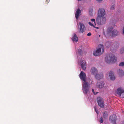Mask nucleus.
<instances>
[{
  "label": "nucleus",
  "mask_w": 124,
  "mask_h": 124,
  "mask_svg": "<svg viewBox=\"0 0 124 124\" xmlns=\"http://www.w3.org/2000/svg\"><path fill=\"white\" fill-rule=\"evenodd\" d=\"M80 79L83 82L82 84L83 92L84 94H87L89 91V84L86 81V77L85 74L82 71L79 74Z\"/></svg>",
  "instance_id": "f257e3e1"
},
{
  "label": "nucleus",
  "mask_w": 124,
  "mask_h": 124,
  "mask_svg": "<svg viewBox=\"0 0 124 124\" xmlns=\"http://www.w3.org/2000/svg\"><path fill=\"white\" fill-rule=\"evenodd\" d=\"M107 33L108 35L112 37H115L119 34V32L111 27H108L107 29Z\"/></svg>",
  "instance_id": "f03ea898"
},
{
  "label": "nucleus",
  "mask_w": 124,
  "mask_h": 124,
  "mask_svg": "<svg viewBox=\"0 0 124 124\" xmlns=\"http://www.w3.org/2000/svg\"><path fill=\"white\" fill-rule=\"evenodd\" d=\"M116 57L113 54H109L105 57V61L107 63H114L116 61Z\"/></svg>",
  "instance_id": "7ed1b4c3"
},
{
  "label": "nucleus",
  "mask_w": 124,
  "mask_h": 124,
  "mask_svg": "<svg viewBox=\"0 0 124 124\" xmlns=\"http://www.w3.org/2000/svg\"><path fill=\"white\" fill-rule=\"evenodd\" d=\"M99 46V48L97 49L95 51H94L93 53V55L94 56H96L99 55H101V49L102 50V52H103L104 51V47L103 46L101 45H100Z\"/></svg>",
  "instance_id": "20e7f679"
},
{
  "label": "nucleus",
  "mask_w": 124,
  "mask_h": 124,
  "mask_svg": "<svg viewBox=\"0 0 124 124\" xmlns=\"http://www.w3.org/2000/svg\"><path fill=\"white\" fill-rule=\"evenodd\" d=\"M78 31L80 33H83L85 30L86 28L84 24L80 22L78 26Z\"/></svg>",
  "instance_id": "39448f33"
},
{
  "label": "nucleus",
  "mask_w": 124,
  "mask_h": 124,
  "mask_svg": "<svg viewBox=\"0 0 124 124\" xmlns=\"http://www.w3.org/2000/svg\"><path fill=\"white\" fill-rule=\"evenodd\" d=\"M106 21L105 17H97L96 22L99 25H101L104 24Z\"/></svg>",
  "instance_id": "423d86ee"
},
{
  "label": "nucleus",
  "mask_w": 124,
  "mask_h": 124,
  "mask_svg": "<svg viewBox=\"0 0 124 124\" xmlns=\"http://www.w3.org/2000/svg\"><path fill=\"white\" fill-rule=\"evenodd\" d=\"M97 101L98 105L100 107L102 108L104 107V102L102 98L100 97H98Z\"/></svg>",
  "instance_id": "0eeeda50"
},
{
  "label": "nucleus",
  "mask_w": 124,
  "mask_h": 124,
  "mask_svg": "<svg viewBox=\"0 0 124 124\" xmlns=\"http://www.w3.org/2000/svg\"><path fill=\"white\" fill-rule=\"evenodd\" d=\"M106 12L105 10L103 8H100L98 10L97 17H104Z\"/></svg>",
  "instance_id": "6e6552de"
},
{
  "label": "nucleus",
  "mask_w": 124,
  "mask_h": 124,
  "mask_svg": "<svg viewBox=\"0 0 124 124\" xmlns=\"http://www.w3.org/2000/svg\"><path fill=\"white\" fill-rule=\"evenodd\" d=\"M117 117L115 115H111L110 117L109 120L111 123L113 124H115L116 123V121Z\"/></svg>",
  "instance_id": "1a4fd4ad"
},
{
  "label": "nucleus",
  "mask_w": 124,
  "mask_h": 124,
  "mask_svg": "<svg viewBox=\"0 0 124 124\" xmlns=\"http://www.w3.org/2000/svg\"><path fill=\"white\" fill-rule=\"evenodd\" d=\"M96 86L98 88H101L104 86V82L103 81L98 82L96 84Z\"/></svg>",
  "instance_id": "9d476101"
},
{
  "label": "nucleus",
  "mask_w": 124,
  "mask_h": 124,
  "mask_svg": "<svg viewBox=\"0 0 124 124\" xmlns=\"http://www.w3.org/2000/svg\"><path fill=\"white\" fill-rule=\"evenodd\" d=\"M81 68L84 70H85L86 69V64L85 61L82 60L80 62Z\"/></svg>",
  "instance_id": "9b49d317"
},
{
  "label": "nucleus",
  "mask_w": 124,
  "mask_h": 124,
  "mask_svg": "<svg viewBox=\"0 0 124 124\" xmlns=\"http://www.w3.org/2000/svg\"><path fill=\"white\" fill-rule=\"evenodd\" d=\"M95 77L96 79L100 80L103 78V75L102 73H96L95 75Z\"/></svg>",
  "instance_id": "f8f14e48"
},
{
  "label": "nucleus",
  "mask_w": 124,
  "mask_h": 124,
  "mask_svg": "<svg viewBox=\"0 0 124 124\" xmlns=\"http://www.w3.org/2000/svg\"><path fill=\"white\" fill-rule=\"evenodd\" d=\"M109 77L111 80H113L115 79V77L114 75V72L112 71H110L109 74Z\"/></svg>",
  "instance_id": "ddd939ff"
},
{
  "label": "nucleus",
  "mask_w": 124,
  "mask_h": 124,
  "mask_svg": "<svg viewBox=\"0 0 124 124\" xmlns=\"http://www.w3.org/2000/svg\"><path fill=\"white\" fill-rule=\"evenodd\" d=\"M81 13V11L79 8H78L76 11L75 14V16L76 19H78L79 17L80 13Z\"/></svg>",
  "instance_id": "4468645a"
},
{
  "label": "nucleus",
  "mask_w": 124,
  "mask_h": 124,
  "mask_svg": "<svg viewBox=\"0 0 124 124\" xmlns=\"http://www.w3.org/2000/svg\"><path fill=\"white\" fill-rule=\"evenodd\" d=\"M124 93V90L122 89L121 88L118 89L117 93L120 96H121V93Z\"/></svg>",
  "instance_id": "2eb2a0df"
},
{
  "label": "nucleus",
  "mask_w": 124,
  "mask_h": 124,
  "mask_svg": "<svg viewBox=\"0 0 124 124\" xmlns=\"http://www.w3.org/2000/svg\"><path fill=\"white\" fill-rule=\"evenodd\" d=\"M91 72L92 74L94 75L97 73V70L96 68L93 67L91 69Z\"/></svg>",
  "instance_id": "dca6fc26"
},
{
  "label": "nucleus",
  "mask_w": 124,
  "mask_h": 124,
  "mask_svg": "<svg viewBox=\"0 0 124 124\" xmlns=\"http://www.w3.org/2000/svg\"><path fill=\"white\" fill-rule=\"evenodd\" d=\"M72 39L73 41H75L76 42L78 41V39L76 34L75 33L74 34V36L72 38Z\"/></svg>",
  "instance_id": "f3484780"
},
{
  "label": "nucleus",
  "mask_w": 124,
  "mask_h": 124,
  "mask_svg": "<svg viewBox=\"0 0 124 124\" xmlns=\"http://www.w3.org/2000/svg\"><path fill=\"white\" fill-rule=\"evenodd\" d=\"M117 72L120 77L124 75V72L122 70L119 69L117 70Z\"/></svg>",
  "instance_id": "a211bd4d"
},
{
  "label": "nucleus",
  "mask_w": 124,
  "mask_h": 124,
  "mask_svg": "<svg viewBox=\"0 0 124 124\" xmlns=\"http://www.w3.org/2000/svg\"><path fill=\"white\" fill-rule=\"evenodd\" d=\"M103 117L104 118H107L108 116L107 112L106 111L104 112L103 113Z\"/></svg>",
  "instance_id": "6ab92c4d"
},
{
  "label": "nucleus",
  "mask_w": 124,
  "mask_h": 124,
  "mask_svg": "<svg viewBox=\"0 0 124 124\" xmlns=\"http://www.w3.org/2000/svg\"><path fill=\"white\" fill-rule=\"evenodd\" d=\"M105 45L107 47H108L110 46V43L109 42H106L105 44Z\"/></svg>",
  "instance_id": "aec40b11"
},
{
  "label": "nucleus",
  "mask_w": 124,
  "mask_h": 124,
  "mask_svg": "<svg viewBox=\"0 0 124 124\" xmlns=\"http://www.w3.org/2000/svg\"><path fill=\"white\" fill-rule=\"evenodd\" d=\"M119 66H124V62H120L119 64Z\"/></svg>",
  "instance_id": "412c9836"
},
{
  "label": "nucleus",
  "mask_w": 124,
  "mask_h": 124,
  "mask_svg": "<svg viewBox=\"0 0 124 124\" xmlns=\"http://www.w3.org/2000/svg\"><path fill=\"white\" fill-rule=\"evenodd\" d=\"M115 8V5H113L111 6L110 9L112 10L114 9Z\"/></svg>",
  "instance_id": "4be33fe9"
},
{
  "label": "nucleus",
  "mask_w": 124,
  "mask_h": 124,
  "mask_svg": "<svg viewBox=\"0 0 124 124\" xmlns=\"http://www.w3.org/2000/svg\"><path fill=\"white\" fill-rule=\"evenodd\" d=\"M124 52V47L121 48L120 51V53L121 54Z\"/></svg>",
  "instance_id": "5701e85b"
},
{
  "label": "nucleus",
  "mask_w": 124,
  "mask_h": 124,
  "mask_svg": "<svg viewBox=\"0 0 124 124\" xmlns=\"http://www.w3.org/2000/svg\"><path fill=\"white\" fill-rule=\"evenodd\" d=\"M92 9H90L89 10V14L90 16H92Z\"/></svg>",
  "instance_id": "b1692460"
},
{
  "label": "nucleus",
  "mask_w": 124,
  "mask_h": 124,
  "mask_svg": "<svg viewBox=\"0 0 124 124\" xmlns=\"http://www.w3.org/2000/svg\"><path fill=\"white\" fill-rule=\"evenodd\" d=\"M78 53L80 54H81L82 53V51L81 49H79L78 50Z\"/></svg>",
  "instance_id": "393cba45"
},
{
  "label": "nucleus",
  "mask_w": 124,
  "mask_h": 124,
  "mask_svg": "<svg viewBox=\"0 0 124 124\" xmlns=\"http://www.w3.org/2000/svg\"><path fill=\"white\" fill-rule=\"evenodd\" d=\"M100 122L101 123H102L103 122V119L102 117H101L100 118Z\"/></svg>",
  "instance_id": "a878e982"
},
{
  "label": "nucleus",
  "mask_w": 124,
  "mask_h": 124,
  "mask_svg": "<svg viewBox=\"0 0 124 124\" xmlns=\"http://www.w3.org/2000/svg\"><path fill=\"white\" fill-rule=\"evenodd\" d=\"M90 25L93 26V27H95V26L92 23H91L90 22H89L88 23Z\"/></svg>",
  "instance_id": "bb28decb"
},
{
  "label": "nucleus",
  "mask_w": 124,
  "mask_h": 124,
  "mask_svg": "<svg viewBox=\"0 0 124 124\" xmlns=\"http://www.w3.org/2000/svg\"><path fill=\"white\" fill-rule=\"evenodd\" d=\"M49 0H46L45 2V3L46 4H47L49 2Z\"/></svg>",
  "instance_id": "cd10ccee"
},
{
  "label": "nucleus",
  "mask_w": 124,
  "mask_h": 124,
  "mask_svg": "<svg viewBox=\"0 0 124 124\" xmlns=\"http://www.w3.org/2000/svg\"><path fill=\"white\" fill-rule=\"evenodd\" d=\"M91 20L92 21L94 22L95 24V19H91Z\"/></svg>",
  "instance_id": "c85d7f7f"
},
{
  "label": "nucleus",
  "mask_w": 124,
  "mask_h": 124,
  "mask_svg": "<svg viewBox=\"0 0 124 124\" xmlns=\"http://www.w3.org/2000/svg\"><path fill=\"white\" fill-rule=\"evenodd\" d=\"M92 91L93 92V93L95 95H96L97 93H98V92H97L96 93H95L94 92V90L93 89H92Z\"/></svg>",
  "instance_id": "c756f323"
},
{
  "label": "nucleus",
  "mask_w": 124,
  "mask_h": 124,
  "mask_svg": "<svg viewBox=\"0 0 124 124\" xmlns=\"http://www.w3.org/2000/svg\"><path fill=\"white\" fill-rule=\"evenodd\" d=\"M91 35H92L91 33V32H89L88 34H87V36H91Z\"/></svg>",
  "instance_id": "7c9ffc66"
},
{
  "label": "nucleus",
  "mask_w": 124,
  "mask_h": 124,
  "mask_svg": "<svg viewBox=\"0 0 124 124\" xmlns=\"http://www.w3.org/2000/svg\"><path fill=\"white\" fill-rule=\"evenodd\" d=\"M96 107L95 106H94V108L95 110V111L97 113V114H98V111H97V110H96Z\"/></svg>",
  "instance_id": "2f4dec72"
},
{
  "label": "nucleus",
  "mask_w": 124,
  "mask_h": 124,
  "mask_svg": "<svg viewBox=\"0 0 124 124\" xmlns=\"http://www.w3.org/2000/svg\"><path fill=\"white\" fill-rule=\"evenodd\" d=\"M96 0L97 1H98L100 2V1H101L102 0Z\"/></svg>",
  "instance_id": "473e14b6"
},
{
  "label": "nucleus",
  "mask_w": 124,
  "mask_h": 124,
  "mask_svg": "<svg viewBox=\"0 0 124 124\" xmlns=\"http://www.w3.org/2000/svg\"><path fill=\"white\" fill-rule=\"evenodd\" d=\"M123 33H124V27L123 28Z\"/></svg>",
  "instance_id": "72a5a7b5"
},
{
  "label": "nucleus",
  "mask_w": 124,
  "mask_h": 124,
  "mask_svg": "<svg viewBox=\"0 0 124 124\" xmlns=\"http://www.w3.org/2000/svg\"><path fill=\"white\" fill-rule=\"evenodd\" d=\"M104 33V35L105 37H106L107 36L105 34V33Z\"/></svg>",
  "instance_id": "f704fd0d"
},
{
  "label": "nucleus",
  "mask_w": 124,
  "mask_h": 124,
  "mask_svg": "<svg viewBox=\"0 0 124 124\" xmlns=\"http://www.w3.org/2000/svg\"><path fill=\"white\" fill-rule=\"evenodd\" d=\"M123 97H124V94L123 95Z\"/></svg>",
  "instance_id": "c9c22d12"
},
{
  "label": "nucleus",
  "mask_w": 124,
  "mask_h": 124,
  "mask_svg": "<svg viewBox=\"0 0 124 124\" xmlns=\"http://www.w3.org/2000/svg\"><path fill=\"white\" fill-rule=\"evenodd\" d=\"M100 36H100V35H99V37H100Z\"/></svg>",
  "instance_id": "e433bc0d"
},
{
  "label": "nucleus",
  "mask_w": 124,
  "mask_h": 124,
  "mask_svg": "<svg viewBox=\"0 0 124 124\" xmlns=\"http://www.w3.org/2000/svg\"><path fill=\"white\" fill-rule=\"evenodd\" d=\"M96 28H97V29H98V27H96Z\"/></svg>",
  "instance_id": "4c0bfd02"
}]
</instances>
